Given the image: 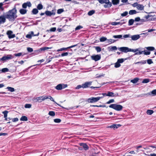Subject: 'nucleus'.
<instances>
[{
    "mask_svg": "<svg viewBox=\"0 0 156 156\" xmlns=\"http://www.w3.org/2000/svg\"><path fill=\"white\" fill-rule=\"evenodd\" d=\"M8 113V112L7 111L5 110L4 112H2V113L4 115V118H7V114Z\"/></svg>",
    "mask_w": 156,
    "mask_h": 156,
    "instance_id": "obj_40",
    "label": "nucleus"
},
{
    "mask_svg": "<svg viewBox=\"0 0 156 156\" xmlns=\"http://www.w3.org/2000/svg\"><path fill=\"white\" fill-rule=\"evenodd\" d=\"M91 57L92 60L97 61L100 59L101 56L100 55H97L91 56Z\"/></svg>",
    "mask_w": 156,
    "mask_h": 156,
    "instance_id": "obj_8",
    "label": "nucleus"
},
{
    "mask_svg": "<svg viewBox=\"0 0 156 156\" xmlns=\"http://www.w3.org/2000/svg\"><path fill=\"white\" fill-rule=\"evenodd\" d=\"M20 120L22 121H27L28 120L26 116H23L21 118Z\"/></svg>",
    "mask_w": 156,
    "mask_h": 156,
    "instance_id": "obj_27",
    "label": "nucleus"
},
{
    "mask_svg": "<svg viewBox=\"0 0 156 156\" xmlns=\"http://www.w3.org/2000/svg\"><path fill=\"white\" fill-rule=\"evenodd\" d=\"M19 12L21 14L23 15L27 13V10L24 9H21L20 10Z\"/></svg>",
    "mask_w": 156,
    "mask_h": 156,
    "instance_id": "obj_21",
    "label": "nucleus"
},
{
    "mask_svg": "<svg viewBox=\"0 0 156 156\" xmlns=\"http://www.w3.org/2000/svg\"><path fill=\"white\" fill-rule=\"evenodd\" d=\"M112 2L113 4L116 5L119 4V0H112Z\"/></svg>",
    "mask_w": 156,
    "mask_h": 156,
    "instance_id": "obj_25",
    "label": "nucleus"
},
{
    "mask_svg": "<svg viewBox=\"0 0 156 156\" xmlns=\"http://www.w3.org/2000/svg\"><path fill=\"white\" fill-rule=\"evenodd\" d=\"M119 96V94L117 93L114 94L112 92H108L107 94H106V96L110 97H117Z\"/></svg>",
    "mask_w": 156,
    "mask_h": 156,
    "instance_id": "obj_10",
    "label": "nucleus"
},
{
    "mask_svg": "<svg viewBox=\"0 0 156 156\" xmlns=\"http://www.w3.org/2000/svg\"><path fill=\"white\" fill-rule=\"evenodd\" d=\"M45 14L48 16H51L54 15L55 13V10H52L51 11H46L45 12Z\"/></svg>",
    "mask_w": 156,
    "mask_h": 156,
    "instance_id": "obj_7",
    "label": "nucleus"
},
{
    "mask_svg": "<svg viewBox=\"0 0 156 156\" xmlns=\"http://www.w3.org/2000/svg\"><path fill=\"white\" fill-rule=\"evenodd\" d=\"M56 30V27H52L50 29V31H52V32H55Z\"/></svg>",
    "mask_w": 156,
    "mask_h": 156,
    "instance_id": "obj_63",
    "label": "nucleus"
},
{
    "mask_svg": "<svg viewBox=\"0 0 156 156\" xmlns=\"http://www.w3.org/2000/svg\"><path fill=\"white\" fill-rule=\"evenodd\" d=\"M68 55V53L66 52H64V53H62V54L61 55L63 57V56H66Z\"/></svg>",
    "mask_w": 156,
    "mask_h": 156,
    "instance_id": "obj_62",
    "label": "nucleus"
},
{
    "mask_svg": "<svg viewBox=\"0 0 156 156\" xmlns=\"http://www.w3.org/2000/svg\"><path fill=\"white\" fill-rule=\"evenodd\" d=\"M152 16L151 15H147V16H144V18H145V20H146V21H147L148 20V19L150 17H151Z\"/></svg>",
    "mask_w": 156,
    "mask_h": 156,
    "instance_id": "obj_46",
    "label": "nucleus"
},
{
    "mask_svg": "<svg viewBox=\"0 0 156 156\" xmlns=\"http://www.w3.org/2000/svg\"><path fill=\"white\" fill-rule=\"evenodd\" d=\"M134 22V20L133 19H131L129 20L128 22V24L129 26L132 25Z\"/></svg>",
    "mask_w": 156,
    "mask_h": 156,
    "instance_id": "obj_36",
    "label": "nucleus"
},
{
    "mask_svg": "<svg viewBox=\"0 0 156 156\" xmlns=\"http://www.w3.org/2000/svg\"><path fill=\"white\" fill-rule=\"evenodd\" d=\"M140 35L138 34L133 35L130 37L131 38V39L133 41H136L137 40L140 38Z\"/></svg>",
    "mask_w": 156,
    "mask_h": 156,
    "instance_id": "obj_15",
    "label": "nucleus"
},
{
    "mask_svg": "<svg viewBox=\"0 0 156 156\" xmlns=\"http://www.w3.org/2000/svg\"><path fill=\"white\" fill-rule=\"evenodd\" d=\"M103 97H92L88 98L87 100V101L89 103H93L96 102L98 101L100 99L102 98Z\"/></svg>",
    "mask_w": 156,
    "mask_h": 156,
    "instance_id": "obj_4",
    "label": "nucleus"
},
{
    "mask_svg": "<svg viewBox=\"0 0 156 156\" xmlns=\"http://www.w3.org/2000/svg\"><path fill=\"white\" fill-rule=\"evenodd\" d=\"M137 12L135 10H132L129 11V14L130 15H132L135 14L137 13Z\"/></svg>",
    "mask_w": 156,
    "mask_h": 156,
    "instance_id": "obj_24",
    "label": "nucleus"
},
{
    "mask_svg": "<svg viewBox=\"0 0 156 156\" xmlns=\"http://www.w3.org/2000/svg\"><path fill=\"white\" fill-rule=\"evenodd\" d=\"M139 48H136L135 49H131V51L136 52L137 51H139Z\"/></svg>",
    "mask_w": 156,
    "mask_h": 156,
    "instance_id": "obj_59",
    "label": "nucleus"
},
{
    "mask_svg": "<svg viewBox=\"0 0 156 156\" xmlns=\"http://www.w3.org/2000/svg\"><path fill=\"white\" fill-rule=\"evenodd\" d=\"M147 63L149 64H151L153 63V62L151 59H148L147 60Z\"/></svg>",
    "mask_w": 156,
    "mask_h": 156,
    "instance_id": "obj_60",
    "label": "nucleus"
},
{
    "mask_svg": "<svg viewBox=\"0 0 156 156\" xmlns=\"http://www.w3.org/2000/svg\"><path fill=\"white\" fill-rule=\"evenodd\" d=\"M27 51L28 52H32L33 51V49L32 48H30V47H28L27 48Z\"/></svg>",
    "mask_w": 156,
    "mask_h": 156,
    "instance_id": "obj_61",
    "label": "nucleus"
},
{
    "mask_svg": "<svg viewBox=\"0 0 156 156\" xmlns=\"http://www.w3.org/2000/svg\"><path fill=\"white\" fill-rule=\"evenodd\" d=\"M3 3H0V11H4V8L3 6Z\"/></svg>",
    "mask_w": 156,
    "mask_h": 156,
    "instance_id": "obj_31",
    "label": "nucleus"
},
{
    "mask_svg": "<svg viewBox=\"0 0 156 156\" xmlns=\"http://www.w3.org/2000/svg\"><path fill=\"white\" fill-rule=\"evenodd\" d=\"M17 10L15 8H14L6 12L5 16L9 21H13L17 17L16 15Z\"/></svg>",
    "mask_w": 156,
    "mask_h": 156,
    "instance_id": "obj_1",
    "label": "nucleus"
},
{
    "mask_svg": "<svg viewBox=\"0 0 156 156\" xmlns=\"http://www.w3.org/2000/svg\"><path fill=\"white\" fill-rule=\"evenodd\" d=\"M121 126L120 124H113L112 125L108 126L107 128H113L114 129H117L118 128Z\"/></svg>",
    "mask_w": 156,
    "mask_h": 156,
    "instance_id": "obj_13",
    "label": "nucleus"
},
{
    "mask_svg": "<svg viewBox=\"0 0 156 156\" xmlns=\"http://www.w3.org/2000/svg\"><path fill=\"white\" fill-rule=\"evenodd\" d=\"M150 81L148 79H144L142 82L143 83H147Z\"/></svg>",
    "mask_w": 156,
    "mask_h": 156,
    "instance_id": "obj_45",
    "label": "nucleus"
},
{
    "mask_svg": "<svg viewBox=\"0 0 156 156\" xmlns=\"http://www.w3.org/2000/svg\"><path fill=\"white\" fill-rule=\"evenodd\" d=\"M109 107V108H112L117 111H121L123 108L122 105L116 104H112Z\"/></svg>",
    "mask_w": 156,
    "mask_h": 156,
    "instance_id": "obj_2",
    "label": "nucleus"
},
{
    "mask_svg": "<svg viewBox=\"0 0 156 156\" xmlns=\"http://www.w3.org/2000/svg\"><path fill=\"white\" fill-rule=\"evenodd\" d=\"M80 145L83 147L85 150H87L88 149V147L86 144L81 143Z\"/></svg>",
    "mask_w": 156,
    "mask_h": 156,
    "instance_id": "obj_22",
    "label": "nucleus"
},
{
    "mask_svg": "<svg viewBox=\"0 0 156 156\" xmlns=\"http://www.w3.org/2000/svg\"><path fill=\"white\" fill-rule=\"evenodd\" d=\"M77 45V44H75V45H72V46H70L68 47H67L66 48H60L59 49H58L57 50V51H65V50H66L68 49H69V48H73V47H74L76 46Z\"/></svg>",
    "mask_w": 156,
    "mask_h": 156,
    "instance_id": "obj_11",
    "label": "nucleus"
},
{
    "mask_svg": "<svg viewBox=\"0 0 156 156\" xmlns=\"http://www.w3.org/2000/svg\"><path fill=\"white\" fill-rule=\"evenodd\" d=\"M139 79L138 78H136L133 80H131L130 82L133 83H136L139 80Z\"/></svg>",
    "mask_w": 156,
    "mask_h": 156,
    "instance_id": "obj_23",
    "label": "nucleus"
},
{
    "mask_svg": "<svg viewBox=\"0 0 156 156\" xmlns=\"http://www.w3.org/2000/svg\"><path fill=\"white\" fill-rule=\"evenodd\" d=\"M127 58H126V59H123V58H121V59H118L117 60V62H119V63H122L123 62L125 61V60L127 59Z\"/></svg>",
    "mask_w": 156,
    "mask_h": 156,
    "instance_id": "obj_37",
    "label": "nucleus"
},
{
    "mask_svg": "<svg viewBox=\"0 0 156 156\" xmlns=\"http://www.w3.org/2000/svg\"><path fill=\"white\" fill-rule=\"evenodd\" d=\"M113 37L116 38H122V36L121 35H114Z\"/></svg>",
    "mask_w": 156,
    "mask_h": 156,
    "instance_id": "obj_42",
    "label": "nucleus"
},
{
    "mask_svg": "<svg viewBox=\"0 0 156 156\" xmlns=\"http://www.w3.org/2000/svg\"><path fill=\"white\" fill-rule=\"evenodd\" d=\"M64 11V10L62 9H59L57 10V13L58 14H61V13L63 12Z\"/></svg>",
    "mask_w": 156,
    "mask_h": 156,
    "instance_id": "obj_54",
    "label": "nucleus"
},
{
    "mask_svg": "<svg viewBox=\"0 0 156 156\" xmlns=\"http://www.w3.org/2000/svg\"><path fill=\"white\" fill-rule=\"evenodd\" d=\"M83 84L81 85H79L77 86L76 87V89H79L81 88H83Z\"/></svg>",
    "mask_w": 156,
    "mask_h": 156,
    "instance_id": "obj_57",
    "label": "nucleus"
},
{
    "mask_svg": "<svg viewBox=\"0 0 156 156\" xmlns=\"http://www.w3.org/2000/svg\"><path fill=\"white\" fill-rule=\"evenodd\" d=\"M12 33V32L11 30H9L7 32V34L9 38H11L15 37V35L13 34Z\"/></svg>",
    "mask_w": 156,
    "mask_h": 156,
    "instance_id": "obj_12",
    "label": "nucleus"
},
{
    "mask_svg": "<svg viewBox=\"0 0 156 156\" xmlns=\"http://www.w3.org/2000/svg\"><path fill=\"white\" fill-rule=\"evenodd\" d=\"M6 89H8L9 91L11 92H13L15 91V89L14 88L12 87H8L6 88Z\"/></svg>",
    "mask_w": 156,
    "mask_h": 156,
    "instance_id": "obj_28",
    "label": "nucleus"
},
{
    "mask_svg": "<svg viewBox=\"0 0 156 156\" xmlns=\"http://www.w3.org/2000/svg\"><path fill=\"white\" fill-rule=\"evenodd\" d=\"M146 63V61L143 60L140 62H138L135 63V64H144Z\"/></svg>",
    "mask_w": 156,
    "mask_h": 156,
    "instance_id": "obj_34",
    "label": "nucleus"
},
{
    "mask_svg": "<svg viewBox=\"0 0 156 156\" xmlns=\"http://www.w3.org/2000/svg\"><path fill=\"white\" fill-rule=\"evenodd\" d=\"M151 94H152L153 95H156V89L152 90L151 92Z\"/></svg>",
    "mask_w": 156,
    "mask_h": 156,
    "instance_id": "obj_64",
    "label": "nucleus"
},
{
    "mask_svg": "<svg viewBox=\"0 0 156 156\" xmlns=\"http://www.w3.org/2000/svg\"><path fill=\"white\" fill-rule=\"evenodd\" d=\"M13 58V57L11 55H5L3 56L0 59V60L3 61V62H4L10 59H12Z\"/></svg>",
    "mask_w": 156,
    "mask_h": 156,
    "instance_id": "obj_3",
    "label": "nucleus"
},
{
    "mask_svg": "<svg viewBox=\"0 0 156 156\" xmlns=\"http://www.w3.org/2000/svg\"><path fill=\"white\" fill-rule=\"evenodd\" d=\"M95 48L98 52H100L101 50V48L99 46L95 47Z\"/></svg>",
    "mask_w": 156,
    "mask_h": 156,
    "instance_id": "obj_33",
    "label": "nucleus"
},
{
    "mask_svg": "<svg viewBox=\"0 0 156 156\" xmlns=\"http://www.w3.org/2000/svg\"><path fill=\"white\" fill-rule=\"evenodd\" d=\"M14 55L15 56L17 57V56H21V55H24V54L23 55L22 53L20 52V53H15L14 54Z\"/></svg>",
    "mask_w": 156,
    "mask_h": 156,
    "instance_id": "obj_44",
    "label": "nucleus"
},
{
    "mask_svg": "<svg viewBox=\"0 0 156 156\" xmlns=\"http://www.w3.org/2000/svg\"><path fill=\"white\" fill-rule=\"evenodd\" d=\"M48 99H50L51 101L54 102L55 104H56L57 105H58L62 107L63 108V107L61 105H59V104L57 103L54 100L53 98L50 96H48Z\"/></svg>",
    "mask_w": 156,
    "mask_h": 156,
    "instance_id": "obj_20",
    "label": "nucleus"
},
{
    "mask_svg": "<svg viewBox=\"0 0 156 156\" xmlns=\"http://www.w3.org/2000/svg\"><path fill=\"white\" fill-rule=\"evenodd\" d=\"M31 105L30 104H27L25 105L24 107L26 108H30L31 107Z\"/></svg>",
    "mask_w": 156,
    "mask_h": 156,
    "instance_id": "obj_47",
    "label": "nucleus"
},
{
    "mask_svg": "<svg viewBox=\"0 0 156 156\" xmlns=\"http://www.w3.org/2000/svg\"><path fill=\"white\" fill-rule=\"evenodd\" d=\"M6 21V18L5 15H1L0 16V25L5 23Z\"/></svg>",
    "mask_w": 156,
    "mask_h": 156,
    "instance_id": "obj_16",
    "label": "nucleus"
},
{
    "mask_svg": "<svg viewBox=\"0 0 156 156\" xmlns=\"http://www.w3.org/2000/svg\"><path fill=\"white\" fill-rule=\"evenodd\" d=\"M115 102V101L113 99H112L109 100L107 102L106 104H109L111 103H113Z\"/></svg>",
    "mask_w": 156,
    "mask_h": 156,
    "instance_id": "obj_56",
    "label": "nucleus"
},
{
    "mask_svg": "<svg viewBox=\"0 0 156 156\" xmlns=\"http://www.w3.org/2000/svg\"><path fill=\"white\" fill-rule=\"evenodd\" d=\"M137 9L140 10H143L144 9V6L142 5L138 4L137 5Z\"/></svg>",
    "mask_w": 156,
    "mask_h": 156,
    "instance_id": "obj_18",
    "label": "nucleus"
},
{
    "mask_svg": "<svg viewBox=\"0 0 156 156\" xmlns=\"http://www.w3.org/2000/svg\"><path fill=\"white\" fill-rule=\"evenodd\" d=\"M147 49L149 51H152L155 50V48L153 47H148L145 48Z\"/></svg>",
    "mask_w": 156,
    "mask_h": 156,
    "instance_id": "obj_29",
    "label": "nucleus"
},
{
    "mask_svg": "<svg viewBox=\"0 0 156 156\" xmlns=\"http://www.w3.org/2000/svg\"><path fill=\"white\" fill-rule=\"evenodd\" d=\"M41 97L42 98V101H44L45 99H48V96H41Z\"/></svg>",
    "mask_w": 156,
    "mask_h": 156,
    "instance_id": "obj_58",
    "label": "nucleus"
},
{
    "mask_svg": "<svg viewBox=\"0 0 156 156\" xmlns=\"http://www.w3.org/2000/svg\"><path fill=\"white\" fill-rule=\"evenodd\" d=\"M51 48H49L47 47H42L40 48L41 50V51H45Z\"/></svg>",
    "mask_w": 156,
    "mask_h": 156,
    "instance_id": "obj_26",
    "label": "nucleus"
},
{
    "mask_svg": "<svg viewBox=\"0 0 156 156\" xmlns=\"http://www.w3.org/2000/svg\"><path fill=\"white\" fill-rule=\"evenodd\" d=\"M67 84L60 83L57 85L55 87V88L57 90H60L67 87Z\"/></svg>",
    "mask_w": 156,
    "mask_h": 156,
    "instance_id": "obj_5",
    "label": "nucleus"
},
{
    "mask_svg": "<svg viewBox=\"0 0 156 156\" xmlns=\"http://www.w3.org/2000/svg\"><path fill=\"white\" fill-rule=\"evenodd\" d=\"M128 14V12L127 11H125L121 14V16L122 17L125 16H127Z\"/></svg>",
    "mask_w": 156,
    "mask_h": 156,
    "instance_id": "obj_48",
    "label": "nucleus"
},
{
    "mask_svg": "<svg viewBox=\"0 0 156 156\" xmlns=\"http://www.w3.org/2000/svg\"><path fill=\"white\" fill-rule=\"evenodd\" d=\"M48 114L51 116H54L55 114L53 111H50L49 112Z\"/></svg>",
    "mask_w": 156,
    "mask_h": 156,
    "instance_id": "obj_49",
    "label": "nucleus"
},
{
    "mask_svg": "<svg viewBox=\"0 0 156 156\" xmlns=\"http://www.w3.org/2000/svg\"><path fill=\"white\" fill-rule=\"evenodd\" d=\"M95 12L94 10H91L89 11L88 13V15L89 16H91Z\"/></svg>",
    "mask_w": 156,
    "mask_h": 156,
    "instance_id": "obj_35",
    "label": "nucleus"
},
{
    "mask_svg": "<svg viewBox=\"0 0 156 156\" xmlns=\"http://www.w3.org/2000/svg\"><path fill=\"white\" fill-rule=\"evenodd\" d=\"M38 12V11L37 9H34L32 11V12L33 14H36Z\"/></svg>",
    "mask_w": 156,
    "mask_h": 156,
    "instance_id": "obj_30",
    "label": "nucleus"
},
{
    "mask_svg": "<svg viewBox=\"0 0 156 156\" xmlns=\"http://www.w3.org/2000/svg\"><path fill=\"white\" fill-rule=\"evenodd\" d=\"M121 65L117 61L115 63V67L116 68L119 67Z\"/></svg>",
    "mask_w": 156,
    "mask_h": 156,
    "instance_id": "obj_43",
    "label": "nucleus"
},
{
    "mask_svg": "<svg viewBox=\"0 0 156 156\" xmlns=\"http://www.w3.org/2000/svg\"><path fill=\"white\" fill-rule=\"evenodd\" d=\"M92 82L88 81L85 82L84 83H83V88H86L89 87L91 85Z\"/></svg>",
    "mask_w": 156,
    "mask_h": 156,
    "instance_id": "obj_9",
    "label": "nucleus"
},
{
    "mask_svg": "<svg viewBox=\"0 0 156 156\" xmlns=\"http://www.w3.org/2000/svg\"><path fill=\"white\" fill-rule=\"evenodd\" d=\"M31 6V4L30 2H27L26 3H23L22 5V7L23 8L26 9L27 6L30 7Z\"/></svg>",
    "mask_w": 156,
    "mask_h": 156,
    "instance_id": "obj_17",
    "label": "nucleus"
},
{
    "mask_svg": "<svg viewBox=\"0 0 156 156\" xmlns=\"http://www.w3.org/2000/svg\"><path fill=\"white\" fill-rule=\"evenodd\" d=\"M9 71V69L7 68H4L2 69V72L3 73H5L8 72Z\"/></svg>",
    "mask_w": 156,
    "mask_h": 156,
    "instance_id": "obj_50",
    "label": "nucleus"
},
{
    "mask_svg": "<svg viewBox=\"0 0 156 156\" xmlns=\"http://www.w3.org/2000/svg\"><path fill=\"white\" fill-rule=\"evenodd\" d=\"M154 112V111L151 110H148L147 111V113L148 115H151Z\"/></svg>",
    "mask_w": 156,
    "mask_h": 156,
    "instance_id": "obj_39",
    "label": "nucleus"
},
{
    "mask_svg": "<svg viewBox=\"0 0 156 156\" xmlns=\"http://www.w3.org/2000/svg\"><path fill=\"white\" fill-rule=\"evenodd\" d=\"M107 1H106V2H105V5L104 6V7L106 8H108L110 7L112 5V4L111 2H109V0H107Z\"/></svg>",
    "mask_w": 156,
    "mask_h": 156,
    "instance_id": "obj_14",
    "label": "nucleus"
},
{
    "mask_svg": "<svg viewBox=\"0 0 156 156\" xmlns=\"http://www.w3.org/2000/svg\"><path fill=\"white\" fill-rule=\"evenodd\" d=\"M54 122L56 123H59L61 122V120L59 119H54Z\"/></svg>",
    "mask_w": 156,
    "mask_h": 156,
    "instance_id": "obj_53",
    "label": "nucleus"
},
{
    "mask_svg": "<svg viewBox=\"0 0 156 156\" xmlns=\"http://www.w3.org/2000/svg\"><path fill=\"white\" fill-rule=\"evenodd\" d=\"M118 50L122 52L126 53L128 52H130L131 49L127 47H123L118 48Z\"/></svg>",
    "mask_w": 156,
    "mask_h": 156,
    "instance_id": "obj_6",
    "label": "nucleus"
},
{
    "mask_svg": "<svg viewBox=\"0 0 156 156\" xmlns=\"http://www.w3.org/2000/svg\"><path fill=\"white\" fill-rule=\"evenodd\" d=\"M107 40V38L106 37H101L100 39V41L101 42H104V41H106Z\"/></svg>",
    "mask_w": 156,
    "mask_h": 156,
    "instance_id": "obj_41",
    "label": "nucleus"
},
{
    "mask_svg": "<svg viewBox=\"0 0 156 156\" xmlns=\"http://www.w3.org/2000/svg\"><path fill=\"white\" fill-rule=\"evenodd\" d=\"M107 40L108 41V42L109 44L114 43L115 42V41L112 39H107Z\"/></svg>",
    "mask_w": 156,
    "mask_h": 156,
    "instance_id": "obj_52",
    "label": "nucleus"
},
{
    "mask_svg": "<svg viewBox=\"0 0 156 156\" xmlns=\"http://www.w3.org/2000/svg\"><path fill=\"white\" fill-rule=\"evenodd\" d=\"M37 8L39 10H41L43 8V6L41 4H39L37 6Z\"/></svg>",
    "mask_w": 156,
    "mask_h": 156,
    "instance_id": "obj_38",
    "label": "nucleus"
},
{
    "mask_svg": "<svg viewBox=\"0 0 156 156\" xmlns=\"http://www.w3.org/2000/svg\"><path fill=\"white\" fill-rule=\"evenodd\" d=\"M108 48H109V50L111 51L116 50L117 49V47L115 46L109 47Z\"/></svg>",
    "mask_w": 156,
    "mask_h": 156,
    "instance_id": "obj_32",
    "label": "nucleus"
},
{
    "mask_svg": "<svg viewBox=\"0 0 156 156\" xmlns=\"http://www.w3.org/2000/svg\"><path fill=\"white\" fill-rule=\"evenodd\" d=\"M83 28V27L79 25L77 26L75 29V30H80Z\"/></svg>",
    "mask_w": 156,
    "mask_h": 156,
    "instance_id": "obj_55",
    "label": "nucleus"
},
{
    "mask_svg": "<svg viewBox=\"0 0 156 156\" xmlns=\"http://www.w3.org/2000/svg\"><path fill=\"white\" fill-rule=\"evenodd\" d=\"M99 2L101 4H103L105 2H106V1H107V0H98Z\"/></svg>",
    "mask_w": 156,
    "mask_h": 156,
    "instance_id": "obj_51",
    "label": "nucleus"
},
{
    "mask_svg": "<svg viewBox=\"0 0 156 156\" xmlns=\"http://www.w3.org/2000/svg\"><path fill=\"white\" fill-rule=\"evenodd\" d=\"M42 98L41 97V96L37 97L35 98H34V100H35L36 101H38L39 102H41L42 101Z\"/></svg>",
    "mask_w": 156,
    "mask_h": 156,
    "instance_id": "obj_19",
    "label": "nucleus"
}]
</instances>
